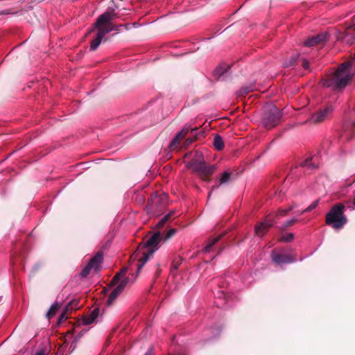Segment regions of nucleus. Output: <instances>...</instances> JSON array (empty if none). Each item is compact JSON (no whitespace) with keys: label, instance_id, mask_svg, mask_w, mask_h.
I'll use <instances>...</instances> for the list:
<instances>
[{"label":"nucleus","instance_id":"nucleus-38","mask_svg":"<svg viewBox=\"0 0 355 355\" xmlns=\"http://www.w3.org/2000/svg\"><path fill=\"white\" fill-rule=\"evenodd\" d=\"M286 212H287L286 209L282 210V211H279V215L283 216V215L286 214Z\"/></svg>","mask_w":355,"mask_h":355},{"label":"nucleus","instance_id":"nucleus-22","mask_svg":"<svg viewBox=\"0 0 355 355\" xmlns=\"http://www.w3.org/2000/svg\"><path fill=\"white\" fill-rule=\"evenodd\" d=\"M121 293L119 292V291L115 287L114 288V290L110 293V294L107 298V305H112L113 304V302H114V300L118 297V296Z\"/></svg>","mask_w":355,"mask_h":355},{"label":"nucleus","instance_id":"nucleus-47","mask_svg":"<svg viewBox=\"0 0 355 355\" xmlns=\"http://www.w3.org/2000/svg\"><path fill=\"white\" fill-rule=\"evenodd\" d=\"M284 223H285V225H287L288 223V222L286 221Z\"/></svg>","mask_w":355,"mask_h":355},{"label":"nucleus","instance_id":"nucleus-6","mask_svg":"<svg viewBox=\"0 0 355 355\" xmlns=\"http://www.w3.org/2000/svg\"><path fill=\"white\" fill-rule=\"evenodd\" d=\"M163 236L160 232H156L153 234L146 241V248H149L148 252H141L142 257H139V259L137 263V272L141 269V268L146 264L149 259V257L157 250V245L162 240Z\"/></svg>","mask_w":355,"mask_h":355},{"label":"nucleus","instance_id":"nucleus-42","mask_svg":"<svg viewBox=\"0 0 355 355\" xmlns=\"http://www.w3.org/2000/svg\"><path fill=\"white\" fill-rule=\"evenodd\" d=\"M166 195L165 193H164L162 196V200H164V199H166Z\"/></svg>","mask_w":355,"mask_h":355},{"label":"nucleus","instance_id":"nucleus-31","mask_svg":"<svg viewBox=\"0 0 355 355\" xmlns=\"http://www.w3.org/2000/svg\"><path fill=\"white\" fill-rule=\"evenodd\" d=\"M98 313H99V310L98 309H94L90 314V315L94 318V319H96L98 315Z\"/></svg>","mask_w":355,"mask_h":355},{"label":"nucleus","instance_id":"nucleus-17","mask_svg":"<svg viewBox=\"0 0 355 355\" xmlns=\"http://www.w3.org/2000/svg\"><path fill=\"white\" fill-rule=\"evenodd\" d=\"M184 130L179 132L171 141L169 148L173 150L178 149L180 146V142L184 138Z\"/></svg>","mask_w":355,"mask_h":355},{"label":"nucleus","instance_id":"nucleus-29","mask_svg":"<svg viewBox=\"0 0 355 355\" xmlns=\"http://www.w3.org/2000/svg\"><path fill=\"white\" fill-rule=\"evenodd\" d=\"M171 216V214H168L167 215L164 216L158 223V225L159 227H162L170 218Z\"/></svg>","mask_w":355,"mask_h":355},{"label":"nucleus","instance_id":"nucleus-23","mask_svg":"<svg viewBox=\"0 0 355 355\" xmlns=\"http://www.w3.org/2000/svg\"><path fill=\"white\" fill-rule=\"evenodd\" d=\"M220 239V236H218L215 238H213V239H210L208 241H207V243L206 244L205 248H204V251L205 252H209L212 247L214 246V245L217 243Z\"/></svg>","mask_w":355,"mask_h":355},{"label":"nucleus","instance_id":"nucleus-4","mask_svg":"<svg viewBox=\"0 0 355 355\" xmlns=\"http://www.w3.org/2000/svg\"><path fill=\"white\" fill-rule=\"evenodd\" d=\"M187 166L202 177L211 175L216 170V165L206 164L202 154L200 152H196L194 157L187 164Z\"/></svg>","mask_w":355,"mask_h":355},{"label":"nucleus","instance_id":"nucleus-28","mask_svg":"<svg viewBox=\"0 0 355 355\" xmlns=\"http://www.w3.org/2000/svg\"><path fill=\"white\" fill-rule=\"evenodd\" d=\"M318 203H319V200H316L313 201L307 208H306L305 209L302 210L301 211V213H304V212H306V211H310L314 209L318 205Z\"/></svg>","mask_w":355,"mask_h":355},{"label":"nucleus","instance_id":"nucleus-7","mask_svg":"<svg viewBox=\"0 0 355 355\" xmlns=\"http://www.w3.org/2000/svg\"><path fill=\"white\" fill-rule=\"evenodd\" d=\"M319 164V157L317 155L299 159L295 161L293 166L290 167V176L295 175V170L298 168H304L306 171H313L318 167Z\"/></svg>","mask_w":355,"mask_h":355},{"label":"nucleus","instance_id":"nucleus-15","mask_svg":"<svg viewBox=\"0 0 355 355\" xmlns=\"http://www.w3.org/2000/svg\"><path fill=\"white\" fill-rule=\"evenodd\" d=\"M296 66H302L304 69L310 71L309 62L304 58H300V55L293 57L292 60H290V70L294 69Z\"/></svg>","mask_w":355,"mask_h":355},{"label":"nucleus","instance_id":"nucleus-43","mask_svg":"<svg viewBox=\"0 0 355 355\" xmlns=\"http://www.w3.org/2000/svg\"><path fill=\"white\" fill-rule=\"evenodd\" d=\"M6 14H8V12L6 11H2L1 12H0V15H6Z\"/></svg>","mask_w":355,"mask_h":355},{"label":"nucleus","instance_id":"nucleus-2","mask_svg":"<svg viewBox=\"0 0 355 355\" xmlns=\"http://www.w3.org/2000/svg\"><path fill=\"white\" fill-rule=\"evenodd\" d=\"M352 71H355V54L351 61L343 62L336 71L323 78L322 85L334 90L343 89L352 78Z\"/></svg>","mask_w":355,"mask_h":355},{"label":"nucleus","instance_id":"nucleus-3","mask_svg":"<svg viewBox=\"0 0 355 355\" xmlns=\"http://www.w3.org/2000/svg\"><path fill=\"white\" fill-rule=\"evenodd\" d=\"M279 110L273 104H266L263 107L260 123L266 128L270 129L277 125L281 120Z\"/></svg>","mask_w":355,"mask_h":355},{"label":"nucleus","instance_id":"nucleus-33","mask_svg":"<svg viewBox=\"0 0 355 355\" xmlns=\"http://www.w3.org/2000/svg\"><path fill=\"white\" fill-rule=\"evenodd\" d=\"M279 241L282 242H287L288 241V234H285L283 236H282L279 239Z\"/></svg>","mask_w":355,"mask_h":355},{"label":"nucleus","instance_id":"nucleus-19","mask_svg":"<svg viewBox=\"0 0 355 355\" xmlns=\"http://www.w3.org/2000/svg\"><path fill=\"white\" fill-rule=\"evenodd\" d=\"M256 89L254 83H250L248 85L242 87L237 92L239 96H244L248 94L250 92Z\"/></svg>","mask_w":355,"mask_h":355},{"label":"nucleus","instance_id":"nucleus-21","mask_svg":"<svg viewBox=\"0 0 355 355\" xmlns=\"http://www.w3.org/2000/svg\"><path fill=\"white\" fill-rule=\"evenodd\" d=\"M213 145H214L215 149H216L217 150H220L223 148V147H224L223 141L222 137L220 135H216L214 136V141H213Z\"/></svg>","mask_w":355,"mask_h":355},{"label":"nucleus","instance_id":"nucleus-10","mask_svg":"<svg viewBox=\"0 0 355 355\" xmlns=\"http://www.w3.org/2000/svg\"><path fill=\"white\" fill-rule=\"evenodd\" d=\"M127 268L121 270L113 278L112 283L116 284V288L122 293L125 287L130 282L129 277L125 276Z\"/></svg>","mask_w":355,"mask_h":355},{"label":"nucleus","instance_id":"nucleus-27","mask_svg":"<svg viewBox=\"0 0 355 355\" xmlns=\"http://www.w3.org/2000/svg\"><path fill=\"white\" fill-rule=\"evenodd\" d=\"M96 320L92 318L90 314L85 316L83 319V323L85 325L90 324L93 323Z\"/></svg>","mask_w":355,"mask_h":355},{"label":"nucleus","instance_id":"nucleus-5","mask_svg":"<svg viewBox=\"0 0 355 355\" xmlns=\"http://www.w3.org/2000/svg\"><path fill=\"white\" fill-rule=\"evenodd\" d=\"M345 206L343 204L334 205L327 214L326 223L336 230L341 229L347 223V218L344 215Z\"/></svg>","mask_w":355,"mask_h":355},{"label":"nucleus","instance_id":"nucleus-16","mask_svg":"<svg viewBox=\"0 0 355 355\" xmlns=\"http://www.w3.org/2000/svg\"><path fill=\"white\" fill-rule=\"evenodd\" d=\"M355 130V122L353 121H346L343 125V133L342 137L349 139L352 137Z\"/></svg>","mask_w":355,"mask_h":355},{"label":"nucleus","instance_id":"nucleus-34","mask_svg":"<svg viewBox=\"0 0 355 355\" xmlns=\"http://www.w3.org/2000/svg\"><path fill=\"white\" fill-rule=\"evenodd\" d=\"M140 254H141V252H140V250H138L137 252H135L132 256H131V259L132 260H134L135 259H137L140 256Z\"/></svg>","mask_w":355,"mask_h":355},{"label":"nucleus","instance_id":"nucleus-40","mask_svg":"<svg viewBox=\"0 0 355 355\" xmlns=\"http://www.w3.org/2000/svg\"><path fill=\"white\" fill-rule=\"evenodd\" d=\"M191 143H192V139H191L187 140V145L190 144Z\"/></svg>","mask_w":355,"mask_h":355},{"label":"nucleus","instance_id":"nucleus-13","mask_svg":"<svg viewBox=\"0 0 355 355\" xmlns=\"http://www.w3.org/2000/svg\"><path fill=\"white\" fill-rule=\"evenodd\" d=\"M329 35L327 33H321L315 36L309 37L305 42V45L308 46H313L315 45L323 43L328 40Z\"/></svg>","mask_w":355,"mask_h":355},{"label":"nucleus","instance_id":"nucleus-20","mask_svg":"<svg viewBox=\"0 0 355 355\" xmlns=\"http://www.w3.org/2000/svg\"><path fill=\"white\" fill-rule=\"evenodd\" d=\"M182 259L180 256H175L171 263V274L174 275L182 263Z\"/></svg>","mask_w":355,"mask_h":355},{"label":"nucleus","instance_id":"nucleus-41","mask_svg":"<svg viewBox=\"0 0 355 355\" xmlns=\"http://www.w3.org/2000/svg\"><path fill=\"white\" fill-rule=\"evenodd\" d=\"M289 236H290V241H291L293 239L294 236L292 233H290Z\"/></svg>","mask_w":355,"mask_h":355},{"label":"nucleus","instance_id":"nucleus-1","mask_svg":"<svg viewBox=\"0 0 355 355\" xmlns=\"http://www.w3.org/2000/svg\"><path fill=\"white\" fill-rule=\"evenodd\" d=\"M116 6H109L106 11L98 17L96 23L94 24L91 31H93L94 28H96L98 31L95 38L90 42V49L92 51H95L98 47L106 34L112 31H119L120 28L123 26L125 27L126 29H129L130 26L129 24L125 25H114L112 23V21L119 18V14L116 12Z\"/></svg>","mask_w":355,"mask_h":355},{"label":"nucleus","instance_id":"nucleus-36","mask_svg":"<svg viewBox=\"0 0 355 355\" xmlns=\"http://www.w3.org/2000/svg\"><path fill=\"white\" fill-rule=\"evenodd\" d=\"M144 355H153V348H150Z\"/></svg>","mask_w":355,"mask_h":355},{"label":"nucleus","instance_id":"nucleus-26","mask_svg":"<svg viewBox=\"0 0 355 355\" xmlns=\"http://www.w3.org/2000/svg\"><path fill=\"white\" fill-rule=\"evenodd\" d=\"M96 320L92 318L90 314L85 316L83 319V323L85 325L90 324L93 323Z\"/></svg>","mask_w":355,"mask_h":355},{"label":"nucleus","instance_id":"nucleus-25","mask_svg":"<svg viewBox=\"0 0 355 355\" xmlns=\"http://www.w3.org/2000/svg\"><path fill=\"white\" fill-rule=\"evenodd\" d=\"M58 306H59L58 304H57V303H54L53 304H52L51 308H50V309L47 312V314H46L47 317L48 318H51L53 315H55V314L56 313V311L58 309Z\"/></svg>","mask_w":355,"mask_h":355},{"label":"nucleus","instance_id":"nucleus-11","mask_svg":"<svg viewBox=\"0 0 355 355\" xmlns=\"http://www.w3.org/2000/svg\"><path fill=\"white\" fill-rule=\"evenodd\" d=\"M103 261V254L101 252H97L89 261L88 264L82 270L80 275L83 277H86L92 269L97 270Z\"/></svg>","mask_w":355,"mask_h":355},{"label":"nucleus","instance_id":"nucleus-45","mask_svg":"<svg viewBox=\"0 0 355 355\" xmlns=\"http://www.w3.org/2000/svg\"><path fill=\"white\" fill-rule=\"evenodd\" d=\"M133 26H134L135 27H137V23H135V24H133Z\"/></svg>","mask_w":355,"mask_h":355},{"label":"nucleus","instance_id":"nucleus-37","mask_svg":"<svg viewBox=\"0 0 355 355\" xmlns=\"http://www.w3.org/2000/svg\"><path fill=\"white\" fill-rule=\"evenodd\" d=\"M76 340H74V341L71 343V346H70V349H71V350H73V349H75V347H76Z\"/></svg>","mask_w":355,"mask_h":355},{"label":"nucleus","instance_id":"nucleus-30","mask_svg":"<svg viewBox=\"0 0 355 355\" xmlns=\"http://www.w3.org/2000/svg\"><path fill=\"white\" fill-rule=\"evenodd\" d=\"M176 232V230L175 229H170L166 234L165 235V240H167L168 239H170L172 236H173Z\"/></svg>","mask_w":355,"mask_h":355},{"label":"nucleus","instance_id":"nucleus-8","mask_svg":"<svg viewBox=\"0 0 355 355\" xmlns=\"http://www.w3.org/2000/svg\"><path fill=\"white\" fill-rule=\"evenodd\" d=\"M334 108L330 104L326 105L324 107H321L318 111L311 114L307 122L312 124L322 123L329 118Z\"/></svg>","mask_w":355,"mask_h":355},{"label":"nucleus","instance_id":"nucleus-39","mask_svg":"<svg viewBox=\"0 0 355 355\" xmlns=\"http://www.w3.org/2000/svg\"><path fill=\"white\" fill-rule=\"evenodd\" d=\"M295 221H296V219H291L290 218V221H289L290 225H291L292 224L295 223Z\"/></svg>","mask_w":355,"mask_h":355},{"label":"nucleus","instance_id":"nucleus-46","mask_svg":"<svg viewBox=\"0 0 355 355\" xmlns=\"http://www.w3.org/2000/svg\"><path fill=\"white\" fill-rule=\"evenodd\" d=\"M289 210H290V211H291L293 210V208L291 206H290Z\"/></svg>","mask_w":355,"mask_h":355},{"label":"nucleus","instance_id":"nucleus-18","mask_svg":"<svg viewBox=\"0 0 355 355\" xmlns=\"http://www.w3.org/2000/svg\"><path fill=\"white\" fill-rule=\"evenodd\" d=\"M230 295L228 293H225L223 291H218L217 293L218 300H221L222 303L218 302L217 306L225 307L230 306L229 300Z\"/></svg>","mask_w":355,"mask_h":355},{"label":"nucleus","instance_id":"nucleus-9","mask_svg":"<svg viewBox=\"0 0 355 355\" xmlns=\"http://www.w3.org/2000/svg\"><path fill=\"white\" fill-rule=\"evenodd\" d=\"M271 259L275 265L282 267L288 263V250L286 249L277 248L272 251Z\"/></svg>","mask_w":355,"mask_h":355},{"label":"nucleus","instance_id":"nucleus-35","mask_svg":"<svg viewBox=\"0 0 355 355\" xmlns=\"http://www.w3.org/2000/svg\"><path fill=\"white\" fill-rule=\"evenodd\" d=\"M46 349H40L34 354V355H46Z\"/></svg>","mask_w":355,"mask_h":355},{"label":"nucleus","instance_id":"nucleus-32","mask_svg":"<svg viewBox=\"0 0 355 355\" xmlns=\"http://www.w3.org/2000/svg\"><path fill=\"white\" fill-rule=\"evenodd\" d=\"M151 198H152V203L149 205L150 207H153V204L154 203V202H155V203H157L159 202V199H158V196H157V193H155L154 195H153Z\"/></svg>","mask_w":355,"mask_h":355},{"label":"nucleus","instance_id":"nucleus-14","mask_svg":"<svg viewBox=\"0 0 355 355\" xmlns=\"http://www.w3.org/2000/svg\"><path fill=\"white\" fill-rule=\"evenodd\" d=\"M272 225V223L270 219H266L264 221L257 224L255 226L254 232L257 236L262 237L269 228Z\"/></svg>","mask_w":355,"mask_h":355},{"label":"nucleus","instance_id":"nucleus-12","mask_svg":"<svg viewBox=\"0 0 355 355\" xmlns=\"http://www.w3.org/2000/svg\"><path fill=\"white\" fill-rule=\"evenodd\" d=\"M230 69V67L227 64H222L214 71V75L216 78L218 80H224L229 76V71Z\"/></svg>","mask_w":355,"mask_h":355},{"label":"nucleus","instance_id":"nucleus-24","mask_svg":"<svg viewBox=\"0 0 355 355\" xmlns=\"http://www.w3.org/2000/svg\"><path fill=\"white\" fill-rule=\"evenodd\" d=\"M231 180V173H229L227 171H225L222 173L219 182L220 184H223L229 182Z\"/></svg>","mask_w":355,"mask_h":355},{"label":"nucleus","instance_id":"nucleus-44","mask_svg":"<svg viewBox=\"0 0 355 355\" xmlns=\"http://www.w3.org/2000/svg\"><path fill=\"white\" fill-rule=\"evenodd\" d=\"M295 261V259H291V257H290V259H289L290 263H291V262H293V261Z\"/></svg>","mask_w":355,"mask_h":355}]
</instances>
